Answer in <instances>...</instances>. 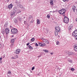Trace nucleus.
<instances>
[{
  "label": "nucleus",
  "instance_id": "f257e3e1",
  "mask_svg": "<svg viewBox=\"0 0 77 77\" xmlns=\"http://www.w3.org/2000/svg\"><path fill=\"white\" fill-rule=\"evenodd\" d=\"M18 30L17 29L15 28H13L11 30V32L13 34H16L17 33Z\"/></svg>",
  "mask_w": 77,
  "mask_h": 77
},
{
  "label": "nucleus",
  "instance_id": "f03ea898",
  "mask_svg": "<svg viewBox=\"0 0 77 77\" xmlns=\"http://www.w3.org/2000/svg\"><path fill=\"white\" fill-rule=\"evenodd\" d=\"M66 11L64 9H62L60 10L59 11V13L61 15H63L65 14V13Z\"/></svg>",
  "mask_w": 77,
  "mask_h": 77
},
{
  "label": "nucleus",
  "instance_id": "7ed1b4c3",
  "mask_svg": "<svg viewBox=\"0 0 77 77\" xmlns=\"http://www.w3.org/2000/svg\"><path fill=\"white\" fill-rule=\"evenodd\" d=\"M64 22L66 24L68 23L69 22V19H68L67 17L65 16L64 18Z\"/></svg>",
  "mask_w": 77,
  "mask_h": 77
},
{
  "label": "nucleus",
  "instance_id": "20e7f679",
  "mask_svg": "<svg viewBox=\"0 0 77 77\" xmlns=\"http://www.w3.org/2000/svg\"><path fill=\"white\" fill-rule=\"evenodd\" d=\"M72 36H75L76 39H77V31L75 30L72 34Z\"/></svg>",
  "mask_w": 77,
  "mask_h": 77
},
{
  "label": "nucleus",
  "instance_id": "39448f33",
  "mask_svg": "<svg viewBox=\"0 0 77 77\" xmlns=\"http://www.w3.org/2000/svg\"><path fill=\"white\" fill-rule=\"evenodd\" d=\"M16 10H14L13 12V13H11V17H14L16 15Z\"/></svg>",
  "mask_w": 77,
  "mask_h": 77
},
{
  "label": "nucleus",
  "instance_id": "423d86ee",
  "mask_svg": "<svg viewBox=\"0 0 77 77\" xmlns=\"http://www.w3.org/2000/svg\"><path fill=\"white\" fill-rule=\"evenodd\" d=\"M42 41L46 43V44H49V42L48 41V40L45 39V38H42Z\"/></svg>",
  "mask_w": 77,
  "mask_h": 77
},
{
  "label": "nucleus",
  "instance_id": "0eeeda50",
  "mask_svg": "<svg viewBox=\"0 0 77 77\" xmlns=\"http://www.w3.org/2000/svg\"><path fill=\"white\" fill-rule=\"evenodd\" d=\"M5 32L6 35H8L10 32L9 29L8 28H6L5 29Z\"/></svg>",
  "mask_w": 77,
  "mask_h": 77
},
{
  "label": "nucleus",
  "instance_id": "6e6552de",
  "mask_svg": "<svg viewBox=\"0 0 77 77\" xmlns=\"http://www.w3.org/2000/svg\"><path fill=\"white\" fill-rule=\"evenodd\" d=\"M38 45L40 46V47H44L45 45V44L43 43V42L38 43Z\"/></svg>",
  "mask_w": 77,
  "mask_h": 77
},
{
  "label": "nucleus",
  "instance_id": "1a4fd4ad",
  "mask_svg": "<svg viewBox=\"0 0 77 77\" xmlns=\"http://www.w3.org/2000/svg\"><path fill=\"white\" fill-rule=\"evenodd\" d=\"M18 57V56L17 55H15L14 57H12L11 58L12 59H17Z\"/></svg>",
  "mask_w": 77,
  "mask_h": 77
},
{
  "label": "nucleus",
  "instance_id": "9d476101",
  "mask_svg": "<svg viewBox=\"0 0 77 77\" xmlns=\"http://www.w3.org/2000/svg\"><path fill=\"white\" fill-rule=\"evenodd\" d=\"M55 30H56V31L59 32L60 30V27L59 26L55 27Z\"/></svg>",
  "mask_w": 77,
  "mask_h": 77
},
{
  "label": "nucleus",
  "instance_id": "9b49d317",
  "mask_svg": "<svg viewBox=\"0 0 77 77\" xmlns=\"http://www.w3.org/2000/svg\"><path fill=\"white\" fill-rule=\"evenodd\" d=\"M20 49H18L16 50L15 52V53L18 54L19 53H20Z\"/></svg>",
  "mask_w": 77,
  "mask_h": 77
},
{
  "label": "nucleus",
  "instance_id": "f8f14e48",
  "mask_svg": "<svg viewBox=\"0 0 77 77\" xmlns=\"http://www.w3.org/2000/svg\"><path fill=\"white\" fill-rule=\"evenodd\" d=\"M17 6L18 8H23V6L20 4H18L17 5Z\"/></svg>",
  "mask_w": 77,
  "mask_h": 77
},
{
  "label": "nucleus",
  "instance_id": "ddd939ff",
  "mask_svg": "<svg viewBox=\"0 0 77 77\" xmlns=\"http://www.w3.org/2000/svg\"><path fill=\"white\" fill-rule=\"evenodd\" d=\"M74 49L75 51H77V44L75 45L74 46Z\"/></svg>",
  "mask_w": 77,
  "mask_h": 77
},
{
  "label": "nucleus",
  "instance_id": "4468645a",
  "mask_svg": "<svg viewBox=\"0 0 77 77\" xmlns=\"http://www.w3.org/2000/svg\"><path fill=\"white\" fill-rule=\"evenodd\" d=\"M13 6V5H12V4H11L8 6V8H9V9H11V8H12Z\"/></svg>",
  "mask_w": 77,
  "mask_h": 77
},
{
  "label": "nucleus",
  "instance_id": "2eb2a0df",
  "mask_svg": "<svg viewBox=\"0 0 77 77\" xmlns=\"http://www.w3.org/2000/svg\"><path fill=\"white\" fill-rule=\"evenodd\" d=\"M69 30H71L72 29V26L70 25L69 26V27L68 28Z\"/></svg>",
  "mask_w": 77,
  "mask_h": 77
},
{
  "label": "nucleus",
  "instance_id": "dca6fc26",
  "mask_svg": "<svg viewBox=\"0 0 77 77\" xmlns=\"http://www.w3.org/2000/svg\"><path fill=\"white\" fill-rule=\"evenodd\" d=\"M28 47L29 48L30 50H33V48L30 45H29L28 46Z\"/></svg>",
  "mask_w": 77,
  "mask_h": 77
},
{
  "label": "nucleus",
  "instance_id": "f3484780",
  "mask_svg": "<svg viewBox=\"0 0 77 77\" xmlns=\"http://www.w3.org/2000/svg\"><path fill=\"white\" fill-rule=\"evenodd\" d=\"M72 9L73 10V11H74L76 9V7L75 6H73V8H72Z\"/></svg>",
  "mask_w": 77,
  "mask_h": 77
},
{
  "label": "nucleus",
  "instance_id": "a211bd4d",
  "mask_svg": "<svg viewBox=\"0 0 77 77\" xmlns=\"http://www.w3.org/2000/svg\"><path fill=\"white\" fill-rule=\"evenodd\" d=\"M50 3L51 5H53V0H50Z\"/></svg>",
  "mask_w": 77,
  "mask_h": 77
},
{
  "label": "nucleus",
  "instance_id": "6ab92c4d",
  "mask_svg": "<svg viewBox=\"0 0 77 77\" xmlns=\"http://www.w3.org/2000/svg\"><path fill=\"white\" fill-rule=\"evenodd\" d=\"M14 39H13L11 40V44H14Z\"/></svg>",
  "mask_w": 77,
  "mask_h": 77
},
{
  "label": "nucleus",
  "instance_id": "aec40b11",
  "mask_svg": "<svg viewBox=\"0 0 77 77\" xmlns=\"http://www.w3.org/2000/svg\"><path fill=\"white\" fill-rule=\"evenodd\" d=\"M37 23L38 24H40V21L39 19H37Z\"/></svg>",
  "mask_w": 77,
  "mask_h": 77
},
{
  "label": "nucleus",
  "instance_id": "412c9836",
  "mask_svg": "<svg viewBox=\"0 0 77 77\" xmlns=\"http://www.w3.org/2000/svg\"><path fill=\"white\" fill-rule=\"evenodd\" d=\"M57 31H55V35L57 36Z\"/></svg>",
  "mask_w": 77,
  "mask_h": 77
},
{
  "label": "nucleus",
  "instance_id": "4be33fe9",
  "mask_svg": "<svg viewBox=\"0 0 77 77\" xmlns=\"http://www.w3.org/2000/svg\"><path fill=\"white\" fill-rule=\"evenodd\" d=\"M46 17L47 18H50V15L49 14H48L47 15Z\"/></svg>",
  "mask_w": 77,
  "mask_h": 77
},
{
  "label": "nucleus",
  "instance_id": "5701e85b",
  "mask_svg": "<svg viewBox=\"0 0 77 77\" xmlns=\"http://www.w3.org/2000/svg\"><path fill=\"white\" fill-rule=\"evenodd\" d=\"M43 51L45 53H48V51L46 50H43Z\"/></svg>",
  "mask_w": 77,
  "mask_h": 77
},
{
  "label": "nucleus",
  "instance_id": "b1692460",
  "mask_svg": "<svg viewBox=\"0 0 77 77\" xmlns=\"http://www.w3.org/2000/svg\"><path fill=\"white\" fill-rule=\"evenodd\" d=\"M14 46V43H11V45H10V47L12 48Z\"/></svg>",
  "mask_w": 77,
  "mask_h": 77
},
{
  "label": "nucleus",
  "instance_id": "393cba45",
  "mask_svg": "<svg viewBox=\"0 0 77 77\" xmlns=\"http://www.w3.org/2000/svg\"><path fill=\"white\" fill-rule=\"evenodd\" d=\"M31 41L32 42H33L35 41V38H32L31 39Z\"/></svg>",
  "mask_w": 77,
  "mask_h": 77
},
{
  "label": "nucleus",
  "instance_id": "a878e982",
  "mask_svg": "<svg viewBox=\"0 0 77 77\" xmlns=\"http://www.w3.org/2000/svg\"><path fill=\"white\" fill-rule=\"evenodd\" d=\"M21 11H20V10H18V12H17V14H18V13H21Z\"/></svg>",
  "mask_w": 77,
  "mask_h": 77
},
{
  "label": "nucleus",
  "instance_id": "bb28decb",
  "mask_svg": "<svg viewBox=\"0 0 77 77\" xmlns=\"http://www.w3.org/2000/svg\"><path fill=\"white\" fill-rule=\"evenodd\" d=\"M71 70L72 71H74V70H75V69H74L73 68H71Z\"/></svg>",
  "mask_w": 77,
  "mask_h": 77
},
{
  "label": "nucleus",
  "instance_id": "cd10ccee",
  "mask_svg": "<svg viewBox=\"0 0 77 77\" xmlns=\"http://www.w3.org/2000/svg\"><path fill=\"white\" fill-rule=\"evenodd\" d=\"M7 73L8 74H11V71H9Z\"/></svg>",
  "mask_w": 77,
  "mask_h": 77
},
{
  "label": "nucleus",
  "instance_id": "c85d7f7f",
  "mask_svg": "<svg viewBox=\"0 0 77 77\" xmlns=\"http://www.w3.org/2000/svg\"><path fill=\"white\" fill-rule=\"evenodd\" d=\"M59 44V42L57 41L56 42V45H58Z\"/></svg>",
  "mask_w": 77,
  "mask_h": 77
},
{
  "label": "nucleus",
  "instance_id": "c756f323",
  "mask_svg": "<svg viewBox=\"0 0 77 77\" xmlns=\"http://www.w3.org/2000/svg\"><path fill=\"white\" fill-rule=\"evenodd\" d=\"M14 23H17V19H15L14 20Z\"/></svg>",
  "mask_w": 77,
  "mask_h": 77
},
{
  "label": "nucleus",
  "instance_id": "7c9ffc66",
  "mask_svg": "<svg viewBox=\"0 0 77 77\" xmlns=\"http://www.w3.org/2000/svg\"><path fill=\"white\" fill-rule=\"evenodd\" d=\"M35 45L36 47H38V44L37 43H36L35 44Z\"/></svg>",
  "mask_w": 77,
  "mask_h": 77
},
{
  "label": "nucleus",
  "instance_id": "2f4dec72",
  "mask_svg": "<svg viewBox=\"0 0 77 77\" xmlns=\"http://www.w3.org/2000/svg\"><path fill=\"white\" fill-rule=\"evenodd\" d=\"M35 69V66H33V67H32V70H33V69Z\"/></svg>",
  "mask_w": 77,
  "mask_h": 77
},
{
  "label": "nucleus",
  "instance_id": "473e14b6",
  "mask_svg": "<svg viewBox=\"0 0 77 77\" xmlns=\"http://www.w3.org/2000/svg\"><path fill=\"white\" fill-rule=\"evenodd\" d=\"M30 44V42H28V43L26 44V45L28 46Z\"/></svg>",
  "mask_w": 77,
  "mask_h": 77
},
{
  "label": "nucleus",
  "instance_id": "72a5a7b5",
  "mask_svg": "<svg viewBox=\"0 0 77 77\" xmlns=\"http://www.w3.org/2000/svg\"><path fill=\"white\" fill-rule=\"evenodd\" d=\"M2 57L0 58V62H1L2 61Z\"/></svg>",
  "mask_w": 77,
  "mask_h": 77
},
{
  "label": "nucleus",
  "instance_id": "f704fd0d",
  "mask_svg": "<svg viewBox=\"0 0 77 77\" xmlns=\"http://www.w3.org/2000/svg\"><path fill=\"white\" fill-rule=\"evenodd\" d=\"M31 23H33V20H32L31 21Z\"/></svg>",
  "mask_w": 77,
  "mask_h": 77
},
{
  "label": "nucleus",
  "instance_id": "c9c22d12",
  "mask_svg": "<svg viewBox=\"0 0 77 77\" xmlns=\"http://www.w3.org/2000/svg\"><path fill=\"white\" fill-rule=\"evenodd\" d=\"M41 57V55H40L39 56H38V57Z\"/></svg>",
  "mask_w": 77,
  "mask_h": 77
},
{
  "label": "nucleus",
  "instance_id": "e433bc0d",
  "mask_svg": "<svg viewBox=\"0 0 77 77\" xmlns=\"http://www.w3.org/2000/svg\"><path fill=\"white\" fill-rule=\"evenodd\" d=\"M27 75L29 76V77H30V75L29 74H28Z\"/></svg>",
  "mask_w": 77,
  "mask_h": 77
},
{
  "label": "nucleus",
  "instance_id": "4c0bfd02",
  "mask_svg": "<svg viewBox=\"0 0 77 77\" xmlns=\"http://www.w3.org/2000/svg\"><path fill=\"white\" fill-rule=\"evenodd\" d=\"M69 61L70 62H72V61L71 60H69Z\"/></svg>",
  "mask_w": 77,
  "mask_h": 77
},
{
  "label": "nucleus",
  "instance_id": "58836bf2",
  "mask_svg": "<svg viewBox=\"0 0 77 77\" xmlns=\"http://www.w3.org/2000/svg\"><path fill=\"white\" fill-rule=\"evenodd\" d=\"M2 47V45L0 43V48Z\"/></svg>",
  "mask_w": 77,
  "mask_h": 77
},
{
  "label": "nucleus",
  "instance_id": "ea45409f",
  "mask_svg": "<svg viewBox=\"0 0 77 77\" xmlns=\"http://www.w3.org/2000/svg\"><path fill=\"white\" fill-rule=\"evenodd\" d=\"M63 1L64 2H66V0H63Z\"/></svg>",
  "mask_w": 77,
  "mask_h": 77
},
{
  "label": "nucleus",
  "instance_id": "a19ab883",
  "mask_svg": "<svg viewBox=\"0 0 77 77\" xmlns=\"http://www.w3.org/2000/svg\"><path fill=\"white\" fill-rule=\"evenodd\" d=\"M51 54L52 55L53 54V53H51Z\"/></svg>",
  "mask_w": 77,
  "mask_h": 77
},
{
  "label": "nucleus",
  "instance_id": "79ce46f5",
  "mask_svg": "<svg viewBox=\"0 0 77 77\" xmlns=\"http://www.w3.org/2000/svg\"><path fill=\"white\" fill-rule=\"evenodd\" d=\"M24 24H25V23H26V21H24Z\"/></svg>",
  "mask_w": 77,
  "mask_h": 77
},
{
  "label": "nucleus",
  "instance_id": "37998d69",
  "mask_svg": "<svg viewBox=\"0 0 77 77\" xmlns=\"http://www.w3.org/2000/svg\"><path fill=\"white\" fill-rule=\"evenodd\" d=\"M66 2H69V0H66Z\"/></svg>",
  "mask_w": 77,
  "mask_h": 77
},
{
  "label": "nucleus",
  "instance_id": "c03bdc74",
  "mask_svg": "<svg viewBox=\"0 0 77 77\" xmlns=\"http://www.w3.org/2000/svg\"><path fill=\"white\" fill-rule=\"evenodd\" d=\"M72 53L71 54H73V53L71 52Z\"/></svg>",
  "mask_w": 77,
  "mask_h": 77
},
{
  "label": "nucleus",
  "instance_id": "a18cd8bd",
  "mask_svg": "<svg viewBox=\"0 0 77 77\" xmlns=\"http://www.w3.org/2000/svg\"><path fill=\"white\" fill-rule=\"evenodd\" d=\"M58 38H60V35H58Z\"/></svg>",
  "mask_w": 77,
  "mask_h": 77
},
{
  "label": "nucleus",
  "instance_id": "49530a36",
  "mask_svg": "<svg viewBox=\"0 0 77 77\" xmlns=\"http://www.w3.org/2000/svg\"><path fill=\"white\" fill-rule=\"evenodd\" d=\"M47 33H48V29H47Z\"/></svg>",
  "mask_w": 77,
  "mask_h": 77
},
{
  "label": "nucleus",
  "instance_id": "de8ad7c7",
  "mask_svg": "<svg viewBox=\"0 0 77 77\" xmlns=\"http://www.w3.org/2000/svg\"><path fill=\"white\" fill-rule=\"evenodd\" d=\"M0 39H1V36H0Z\"/></svg>",
  "mask_w": 77,
  "mask_h": 77
},
{
  "label": "nucleus",
  "instance_id": "09e8293b",
  "mask_svg": "<svg viewBox=\"0 0 77 77\" xmlns=\"http://www.w3.org/2000/svg\"><path fill=\"white\" fill-rule=\"evenodd\" d=\"M50 12H51V11H50Z\"/></svg>",
  "mask_w": 77,
  "mask_h": 77
},
{
  "label": "nucleus",
  "instance_id": "8fccbe9b",
  "mask_svg": "<svg viewBox=\"0 0 77 77\" xmlns=\"http://www.w3.org/2000/svg\"><path fill=\"white\" fill-rule=\"evenodd\" d=\"M6 25H8V24H6Z\"/></svg>",
  "mask_w": 77,
  "mask_h": 77
},
{
  "label": "nucleus",
  "instance_id": "3c124183",
  "mask_svg": "<svg viewBox=\"0 0 77 77\" xmlns=\"http://www.w3.org/2000/svg\"><path fill=\"white\" fill-rule=\"evenodd\" d=\"M5 26H6V25H5Z\"/></svg>",
  "mask_w": 77,
  "mask_h": 77
}]
</instances>
